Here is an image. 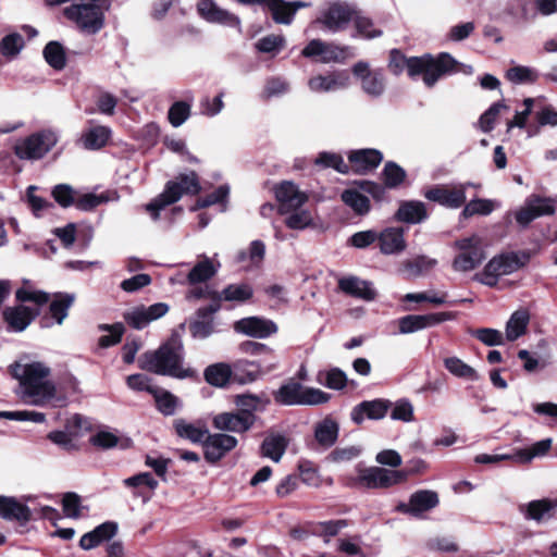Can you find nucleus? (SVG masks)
I'll return each instance as SVG.
<instances>
[{
  "label": "nucleus",
  "instance_id": "nucleus-1",
  "mask_svg": "<svg viewBox=\"0 0 557 557\" xmlns=\"http://www.w3.org/2000/svg\"><path fill=\"white\" fill-rule=\"evenodd\" d=\"M10 372L20 383L17 395L24 404L42 407L57 397L55 385L48 380L50 369L42 362H15Z\"/></svg>",
  "mask_w": 557,
  "mask_h": 557
},
{
  "label": "nucleus",
  "instance_id": "nucleus-2",
  "mask_svg": "<svg viewBox=\"0 0 557 557\" xmlns=\"http://www.w3.org/2000/svg\"><path fill=\"white\" fill-rule=\"evenodd\" d=\"M184 346L178 336H172L166 343L154 351L145 352L140 359V368L156 374L168 375L175 379H187L195 375V371L183 366Z\"/></svg>",
  "mask_w": 557,
  "mask_h": 557
},
{
  "label": "nucleus",
  "instance_id": "nucleus-3",
  "mask_svg": "<svg viewBox=\"0 0 557 557\" xmlns=\"http://www.w3.org/2000/svg\"><path fill=\"white\" fill-rule=\"evenodd\" d=\"M200 189L201 186L198 175L194 171L180 174L175 180L169 181L165 184L164 190L146 205V210L151 214L153 220H158L162 209L177 202L184 195L198 194Z\"/></svg>",
  "mask_w": 557,
  "mask_h": 557
},
{
  "label": "nucleus",
  "instance_id": "nucleus-4",
  "mask_svg": "<svg viewBox=\"0 0 557 557\" xmlns=\"http://www.w3.org/2000/svg\"><path fill=\"white\" fill-rule=\"evenodd\" d=\"M107 0H82L64 10V15L86 34L98 33L104 24Z\"/></svg>",
  "mask_w": 557,
  "mask_h": 557
},
{
  "label": "nucleus",
  "instance_id": "nucleus-5",
  "mask_svg": "<svg viewBox=\"0 0 557 557\" xmlns=\"http://www.w3.org/2000/svg\"><path fill=\"white\" fill-rule=\"evenodd\" d=\"M276 404L283 406H315L330 399V395L314 387H306L295 380H288L273 393Z\"/></svg>",
  "mask_w": 557,
  "mask_h": 557
},
{
  "label": "nucleus",
  "instance_id": "nucleus-6",
  "mask_svg": "<svg viewBox=\"0 0 557 557\" xmlns=\"http://www.w3.org/2000/svg\"><path fill=\"white\" fill-rule=\"evenodd\" d=\"M58 139L55 132L42 129L16 140L13 150L21 160H39L57 145Z\"/></svg>",
  "mask_w": 557,
  "mask_h": 557
},
{
  "label": "nucleus",
  "instance_id": "nucleus-7",
  "mask_svg": "<svg viewBox=\"0 0 557 557\" xmlns=\"http://www.w3.org/2000/svg\"><path fill=\"white\" fill-rule=\"evenodd\" d=\"M355 9V5L345 1L329 2L320 10L314 23L332 34L344 32L354 18Z\"/></svg>",
  "mask_w": 557,
  "mask_h": 557
},
{
  "label": "nucleus",
  "instance_id": "nucleus-8",
  "mask_svg": "<svg viewBox=\"0 0 557 557\" xmlns=\"http://www.w3.org/2000/svg\"><path fill=\"white\" fill-rule=\"evenodd\" d=\"M454 246L458 253L453 261V269L457 272H470L486 258L482 240L476 235L460 238L455 242Z\"/></svg>",
  "mask_w": 557,
  "mask_h": 557
},
{
  "label": "nucleus",
  "instance_id": "nucleus-9",
  "mask_svg": "<svg viewBox=\"0 0 557 557\" xmlns=\"http://www.w3.org/2000/svg\"><path fill=\"white\" fill-rule=\"evenodd\" d=\"M475 186L473 183H459L454 185H437L424 193V197L445 208L458 209L465 205L468 187Z\"/></svg>",
  "mask_w": 557,
  "mask_h": 557
},
{
  "label": "nucleus",
  "instance_id": "nucleus-10",
  "mask_svg": "<svg viewBox=\"0 0 557 557\" xmlns=\"http://www.w3.org/2000/svg\"><path fill=\"white\" fill-rule=\"evenodd\" d=\"M524 264L517 253H504L492 258L484 268L482 283L495 286L497 278L519 270Z\"/></svg>",
  "mask_w": 557,
  "mask_h": 557
},
{
  "label": "nucleus",
  "instance_id": "nucleus-11",
  "mask_svg": "<svg viewBox=\"0 0 557 557\" xmlns=\"http://www.w3.org/2000/svg\"><path fill=\"white\" fill-rule=\"evenodd\" d=\"M278 363L280 360L275 351L271 347L267 346V350H263L259 356L256 357L255 360H236L235 368L237 370L252 368V370L248 372L246 381H257L263 375H267L272 371L276 370Z\"/></svg>",
  "mask_w": 557,
  "mask_h": 557
},
{
  "label": "nucleus",
  "instance_id": "nucleus-12",
  "mask_svg": "<svg viewBox=\"0 0 557 557\" xmlns=\"http://www.w3.org/2000/svg\"><path fill=\"white\" fill-rule=\"evenodd\" d=\"M405 480V472L380 467L364 469L358 478L359 483L368 488H385L401 483Z\"/></svg>",
  "mask_w": 557,
  "mask_h": 557
},
{
  "label": "nucleus",
  "instance_id": "nucleus-13",
  "mask_svg": "<svg viewBox=\"0 0 557 557\" xmlns=\"http://www.w3.org/2000/svg\"><path fill=\"white\" fill-rule=\"evenodd\" d=\"M274 193L281 214H287L292 212V210L302 208L309 199L308 194L300 190L298 186L290 181H284L277 184L274 188Z\"/></svg>",
  "mask_w": 557,
  "mask_h": 557
},
{
  "label": "nucleus",
  "instance_id": "nucleus-14",
  "mask_svg": "<svg viewBox=\"0 0 557 557\" xmlns=\"http://www.w3.org/2000/svg\"><path fill=\"white\" fill-rule=\"evenodd\" d=\"M555 211L554 199L532 195L527 199L524 207L516 213V221L521 226H527L536 218L552 215Z\"/></svg>",
  "mask_w": 557,
  "mask_h": 557
},
{
  "label": "nucleus",
  "instance_id": "nucleus-15",
  "mask_svg": "<svg viewBox=\"0 0 557 557\" xmlns=\"http://www.w3.org/2000/svg\"><path fill=\"white\" fill-rule=\"evenodd\" d=\"M256 416L247 411L221 412L213 417L214 429L222 432L245 433L255 424Z\"/></svg>",
  "mask_w": 557,
  "mask_h": 557
},
{
  "label": "nucleus",
  "instance_id": "nucleus-16",
  "mask_svg": "<svg viewBox=\"0 0 557 557\" xmlns=\"http://www.w3.org/2000/svg\"><path fill=\"white\" fill-rule=\"evenodd\" d=\"M169 312V305L165 302H156L151 306H137L124 313L126 323L136 329L141 330L150 322L164 317Z\"/></svg>",
  "mask_w": 557,
  "mask_h": 557
},
{
  "label": "nucleus",
  "instance_id": "nucleus-17",
  "mask_svg": "<svg viewBox=\"0 0 557 557\" xmlns=\"http://www.w3.org/2000/svg\"><path fill=\"white\" fill-rule=\"evenodd\" d=\"M238 440L226 433H214L203 442V456L209 463H216L236 448Z\"/></svg>",
  "mask_w": 557,
  "mask_h": 557
},
{
  "label": "nucleus",
  "instance_id": "nucleus-18",
  "mask_svg": "<svg viewBox=\"0 0 557 557\" xmlns=\"http://www.w3.org/2000/svg\"><path fill=\"white\" fill-rule=\"evenodd\" d=\"M352 73L361 81L362 90L371 97H380L385 90V76L382 70H370L368 62L359 61L352 66Z\"/></svg>",
  "mask_w": 557,
  "mask_h": 557
},
{
  "label": "nucleus",
  "instance_id": "nucleus-19",
  "mask_svg": "<svg viewBox=\"0 0 557 557\" xmlns=\"http://www.w3.org/2000/svg\"><path fill=\"white\" fill-rule=\"evenodd\" d=\"M458 64V61L447 52L436 57L430 54L423 83L428 87H433L442 76L457 72Z\"/></svg>",
  "mask_w": 557,
  "mask_h": 557
},
{
  "label": "nucleus",
  "instance_id": "nucleus-20",
  "mask_svg": "<svg viewBox=\"0 0 557 557\" xmlns=\"http://www.w3.org/2000/svg\"><path fill=\"white\" fill-rule=\"evenodd\" d=\"M234 331L255 338H267L277 332V326L272 320L261 317L243 318L234 323Z\"/></svg>",
  "mask_w": 557,
  "mask_h": 557
},
{
  "label": "nucleus",
  "instance_id": "nucleus-21",
  "mask_svg": "<svg viewBox=\"0 0 557 557\" xmlns=\"http://www.w3.org/2000/svg\"><path fill=\"white\" fill-rule=\"evenodd\" d=\"M453 318L454 314L451 312H437L422 315H406L399 320V332L401 334L413 333L430 326H434L442 322L451 320Z\"/></svg>",
  "mask_w": 557,
  "mask_h": 557
},
{
  "label": "nucleus",
  "instance_id": "nucleus-22",
  "mask_svg": "<svg viewBox=\"0 0 557 557\" xmlns=\"http://www.w3.org/2000/svg\"><path fill=\"white\" fill-rule=\"evenodd\" d=\"M392 403L387 399L364 400L351 410L350 417L356 424H361L364 419L380 420L383 419Z\"/></svg>",
  "mask_w": 557,
  "mask_h": 557
},
{
  "label": "nucleus",
  "instance_id": "nucleus-23",
  "mask_svg": "<svg viewBox=\"0 0 557 557\" xmlns=\"http://www.w3.org/2000/svg\"><path fill=\"white\" fill-rule=\"evenodd\" d=\"M199 14L210 23H219L231 27H239V18L220 8L213 0H200L197 4Z\"/></svg>",
  "mask_w": 557,
  "mask_h": 557
},
{
  "label": "nucleus",
  "instance_id": "nucleus-24",
  "mask_svg": "<svg viewBox=\"0 0 557 557\" xmlns=\"http://www.w3.org/2000/svg\"><path fill=\"white\" fill-rule=\"evenodd\" d=\"M350 78L347 72H334L329 75H317L308 81V86L313 92H329L347 88Z\"/></svg>",
  "mask_w": 557,
  "mask_h": 557
},
{
  "label": "nucleus",
  "instance_id": "nucleus-25",
  "mask_svg": "<svg viewBox=\"0 0 557 557\" xmlns=\"http://www.w3.org/2000/svg\"><path fill=\"white\" fill-rule=\"evenodd\" d=\"M119 525L114 521H106L92 531L85 533L79 540V546L85 550H90L103 542L110 541L117 533Z\"/></svg>",
  "mask_w": 557,
  "mask_h": 557
},
{
  "label": "nucleus",
  "instance_id": "nucleus-26",
  "mask_svg": "<svg viewBox=\"0 0 557 557\" xmlns=\"http://www.w3.org/2000/svg\"><path fill=\"white\" fill-rule=\"evenodd\" d=\"M348 160L356 173L366 174L379 166L383 154L376 149H361L350 152Z\"/></svg>",
  "mask_w": 557,
  "mask_h": 557
},
{
  "label": "nucleus",
  "instance_id": "nucleus-27",
  "mask_svg": "<svg viewBox=\"0 0 557 557\" xmlns=\"http://www.w3.org/2000/svg\"><path fill=\"white\" fill-rule=\"evenodd\" d=\"M377 242L380 250L384 255H398L407 247L401 227H386L379 233Z\"/></svg>",
  "mask_w": 557,
  "mask_h": 557
},
{
  "label": "nucleus",
  "instance_id": "nucleus-28",
  "mask_svg": "<svg viewBox=\"0 0 557 557\" xmlns=\"http://www.w3.org/2000/svg\"><path fill=\"white\" fill-rule=\"evenodd\" d=\"M37 309L20 305L7 308L3 317L9 327L15 332L24 331L38 314Z\"/></svg>",
  "mask_w": 557,
  "mask_h": 557
},
{
  "label": "nucleus",
  "instance_id": "nucleus-29",
  "mask_svg": "<svg viewBox=\"0 0 557 557\" xmlns=\"http://www.w3.org/2000/svg\"><path fill=\"white\" fill-rule=\"evenodd\" d=\"M219 310V306H208L197 310L198 320L190 323L191 335L196 338L205 339L214 332V324L211 314Z\"/></svg>",
  "mask_w": 557,
  "mask_h": 557
},
{
  "label": "nucleus",
  "instance_id": "nucleus-30",
  "mask_svg": "<svg viewBox=\"0 0 557 557\" xmlns=\"http://www.w3.org/2000/svg\"><path fill=\"white\" fill-rule=\"evenodd\" d=\"M338 286L344 293L368 301L373 300L376 296L372 283L355 276L339 280Z\"/></svg>",
  "mask_w": 557,
  "mask_h": 557
},
{
  "label": "nucleus",
  "instance_id": "nucleus-31",
  "mask_svg": "<svg viewBox=\"0 0 557 557\" xmlns=\"http://www.w3.org/2000/svg\"><path fill=\"white\" fill-rule=\"evenodd\" d=\"M240 3L252 4L258 3L269 8L272 13V18L278 24H290L295 10H290L288 2L284 0H237Z\"/></svg>",
  "mask_w": 557,
  "mask_h": 557
},
{
  "label": "nucleus",
  "instance_id": "nucleus-32",
  "mask_svg": "<svg viewBox=\"0 0 557 557\" xmlns=\"http://www.w3.org/2000/svg\"><path fill=\"white\" fill-rule=\"evenodd\" d=\"M234 368L226 362H216L208 366L203 371L206 382L214 387L224 388L230 383Z\"/></svg>",
  "mask_w": 557,
  "mask_h": 557
},
{
  "label": "nucleus",
  "instance_id": "nucleus-33",
  "mask_svg": "<svg viewBox=\"0 0 557 557\" xmlns=\"http://www.w3.org/2000/svg\"><path fill=\"white\" fill-rule=\"evenodd\" d=\"M339 425L331 418L319 421L314 426V438L322 448L332 447L338 437Z\"/></svg>",
  "mask_w": 557,
  "mask_h": 557
},
{
  "label": "nucleus",
  "instance_id": "nucleus-34",
  "mask_svg": "<svg viewBox=\"0 0 557 557\" xmlns=\"http://www.w3.org/2000/svg\"><path fill=\"white\" fill-rule=\"evenodd\" d=\"M351 22L355 28V33L352 34L354 38L374 39L381 37L383 34L382 29L375 25L373 20L357 8L355 9V15Z\"/></svg>",
  "mask_w": 557,
  "mask_h": 557
},
{
  "label": "nucleus",
  "instance_id": "nucleus-35",
  "mask_svg": "<svg viewBox=\"0 0 557 557\" xmlns=\"http://www.w3.org/2000/svg\"><path fill=\"white\" fill-rule=\"evenodd\" d=\"M557 507V502L549 499L532 500L520 507L525 519L541 522L552 517V511Z\"/></svg>",
  "mask_w": 557,
  "mask_h": 557
},
{
  "label": "nucleus",
  "instance_id": "nucleus-36",
  "mask_svg": "<svg viewBox=\"0 0 557 557\" xmlns=\"http://www.w3.org/2000/svg\"><path fill=\"white\" fill-rule=\"evenodd\" d=\"M112 131L108 126L96 125L86 129L81 137V141L87 150H98L107 145Z\"/></svg>",
  "mask_w": 557,
  "mask_h": 557
},
{
  "label": "nucleus",
  "instance_id": "nucleus-37",
  "mask_svg": "<svg viewBox=\"0 0 557 557\" xmlns=\"http://www.w3.org/2000/svg\"><path fill=\"white\" fill-rule=\"evenodd\" d=\"M219 268L220 262H214L212 259L203 256L202 259L189 271L187 282L190 285L205 283L216 274Z\"/></svg>",
  "mask_w": 557,
  "mask_h": 557
},
{
  "label": "nucleus",
  "instance_id": "nucleus-38",
  "mask_svg": "<svg viewBox=\"0 0 557 557\" xmlns=\"http://www.w3.org/2000/svg\"><path fill=\"white\" fill-rule=\"evenodd\" d=\"M0 517L7 520L28 521L29 508L13 497L0 496Z\"/></svg>",
  "mask_w": 557,
  "mask_h": 557
},
{
  "label": "nucleus",
  "instance_id": "nucleus-39",
  "mask_svg": "<svg viewBox=\"0 0 557 557\" xmlns=\"http://www.w3.org/2000/svg\"><path fill=\"white\" fill-rule=\"evenodd\" d=\"M395 218L410 224L420 223L428 218L425 205L421 201H407L400 205Z\"/></svg>",
  "mask_w": 557,
  "mask_h": 557
},
{
  "label": "nucleus",
  "instance_id": "nucleus-40",
  "mask_svg": "<svg viewBox=\"0 0 557 557\" xmlns=\"http://www.w3.org/2000/svg\"><path fill=\"white\" fill-rule=\"evenodd\" d=\"M287 444L284 435L269 434L261 445V454L274 462H278L287 448Z\"/></svg>",
  "mask_w": 557,
  "mask_h": 557
},
{
  "label": "nucleus",
  "instance_id": "nucleus-41",
  "mask_svg": "<svg viewBox=\"0 0 557 557\" xmlns=\"http://www.w3.org/2000/svg\"><path fill=\"white\" fill-rule=\"evenodd\" d=\"M530 314L528 310L520 309L515 311L506 323V338L510 342L522 336L528 327Z\"/></svg>",
  "mask_w": 557,
  "mask_h": 557
},
{
  "label": "nucleus",
  "instance_id": "nucleus-42",
  "mask_svg": "<svg viewBox=\"0 0 557 557\" xmlns=\"http://www.w3.org/2000/svg\"><path fill=\"white\" fill-rule=\"evenodd\" d=\"M410 499L414 517L435 508L440 502L437 493L430 490L418 491L410 496Z\"/></svg>",
  "mask_w": 557,
  "mask_h": 557
},
{
  "label": "nucleus",
  "instance_id": "nucleus-43",
  "mask_svg": "<svg viewBox=\"0 0 557 557\" xmlns=\"http://www.w3.org/2000/svg\"><path fill=\"white\" fill-rule=\"evenodd\" d=\"M444 367L456 377L479 381L480 375L474 368L463 362L458 357H447L444 359Z\"/></svg>",
  "mask_w": 557,
  "mask_h": 557
},
{
  "label": "nucleus",
  "instance_id": "nucleus-44",
  "mask_svg": "<svg viewBox=\"0 0 557 557\" xmlns=\"http://www.w3.org/2000/svg\"><path fill=\"white\" fill-rule=\"evenodd\" d=\"M119 199V195L116 191H106L102 194H85L76 197L75 206L77 209L83 211H89L95 209L101 203L108 201H114Z\"/></svg>",
  "mask_w": 557,
  "mask_h": 557
},
{
  "label": "nucleus",
  "instance_id": "nucleus-45",
  "mask_svg": "<svg viewBox=\"0 0 557 557\" xmlns=\"http://www.w3.org/2000/svg\"><path fill=\"white\" fill-rule=\"evenodd\" d=\"M75 300V296L73 294H55L49 310L51 317L55 320L58 324H62L64 319L67 317V311L70 307L73 305Z\"/></svg>",
  "mask_w": 557,
  "mask_h": 557
},
{
  "label": "nucleus",
  "instance_id": "nucleus-46",
  "mask_svg": "<svg viewBox=\"0 0 557 557\" xmlns=\"http://www.w3.org/2000/svg\"><path fill=\"white\" fill-rule=\"evenodd\" d=\"M253 290L249 284H231L218 295L219 300L244 302L252 297Z\"/></svg>",
  "mask_w": 557,
  "mask_h": 557
},
{
  "label": "nucleus",
  "instance_id": "nucleus-47",
  "mask_svg": "<svg viewBox=\"0 0 557 557\" xmlns=\"http://www.w3.org/2000/svg\"><path fill=\"white\" fill-rule=\"evenodd\" d=\"M343 202L357 214L363 215L370 210V200L367 196L355 189H346L341 196Z\"/></svg>",
  "mask_w": 557,
  "mask_h": 557
},
{
  "label": "nucleus",
  "instance_id": "nucleus-48",
  "mask_svg": "<svg viewBox=\"0 0 557 557\" xmlns=\"http://www.w3.org/2000/svg\"><path fill=\"white\" fill-rule=\"evenodd\" d=\"M176 433L183 437L187 438L193 443H201L203 445L205 440L209 435V432L206 428L187 423L183 420H180L175 423Z\"/></svg>",
  "mask_w": 557,
  "mask_h": 557
},
{
  "label": "nucleus",
  "instance_id": "nucleus-49",
  "mask_svg": "<svg viewBox=\"0 0 557 557\" xmlns=\"http://www.w3.org/2000/svg\"><path fill=\"white\" fill-rule=\"evenodd\" d=\"M285 225L295 231H301L313 225L312 212L307 209H296L287 213Z\"/></svg>",
  "mask_w": 557,
  "mask_h": 557
},
{
  "label": "nucleus",
  "instance_id": "nucleus-50",
  "mask_svg": "<svg viewBox=\"0 0 557 557\" xmlns=\"http://www.w3.org/2000/svg\"><path fill=\"white\" fill-rule=\"evenodd\" d=\"M151 395H153L157 407L160 412L165 416L174 414L178 399L168 391L156 387V389H151Z\"/></svg>",
  "mask_w": 557,
  "mask_h": 557
},
{
  "label": "nucleus",
  "instance_id": "nucleus-51",
  "mask_svg": "<svg viewBox=\"0 0 557 557\" xmlns=\"http://www.w3.org/2000/svg\"><path fill=\"white\" fill-rule=\"evenodd\" d=\"M44 57L47 63L55 70H62L65 66V53L61 44L50 41L44 49Z\"/></svg>",
  "mask_w": 557,
  "mask_h": 557
},
{
  "label": "nucleus",
  "instance_id": "nucleus-52",
  "mask_svg": "<svg viewBox=\"0 0 557 557\" xmlns=\"http://www.w3.org/2000/svg\"><path fill=\"white\" fill-rule=\"evenodd\" d=\"M494 210L493 201L488 199H472L466 203L461 216L469 219L475 214L488 215Z\"/></svg>",
  "mask_w": 557,
  "mask_h": 557
},
{
  "label": "nucleus",
  "instance_id": "nucleus-53",
  "mask_svg": "<svg viewBox=\"0 0 557 557\" xmlns=\"http://www.w3.org/2000/svg\"><path fill=\"white\" fill-rule=\"evenodd\" d=\"M350 53V48L336 46L324 41V48L320 61L323 63L343 62Z\"/></svg>",
  "mask_w": 557,
  "mask_h": 557
},
{
  "label": "nucleus",
  "instance_id": "nucleus-54",
  "mask_svg": "<svg viewBox=\"0 0 557 557\" xmlns=\"http://www.w3.org/2000/svg\"><path fill=\"white\" fill-rule=\"evenodd\" d=\"M228 194H230L228 185H221L210 195L198 199L196 205L191 208V210H198V209L207 208V207H210V206H213L216 203H223L226 201Z\"/></svg>",
  "mask_w": 557,
  "mask_h": 557
},
{
  "label": "nucleus",
  "instance_id": "nucleus-55",
  "mask_svg": "<svg viewBox=\"0 0 557 557\" xmlns=\"http://www.w3.org/2000/svg\"><path fill=\"white\" fill-rule=\"evenodd\" d=\"M23 46L24 39L20 34H9L1 40L0 52L4 57L12 58L20 53Z\"/></svg>",
  "mask_w": 557,
  "mask_h": 557
},
{
  "label": "nucleus",
  "instance_id": "nucleus-56",
  "mask_svg": "<svg viewBox=\"0 0 557 557\" xmlns=\"http://www.w3.org/2000/svg\"><path fill=\"white\" fill-rule=\"evenodd\" d=\"M317 165H322L324 168H333L339 173H347L349 170V165L345 163L342 156L333 152H321L315 159Z\"/></svg>",
  "mask_w": 557,
  "mask_h": 557
},
{
  "label": "nucleus",
  "instance_id": "nucleus-57",
  "mask_svg": "<svg viewBox=\"0 0 557 557\" xmlns=\"http://www.w3.org/2000/svg\"><path fill=\"white\" fill-rule=\"evenodd\" d=\"M508 107L504 102L493 103L480 117V128L488 133L494 128L495 121L502 110H506Z\"/></svg>",
  "mask_w": 557,
  "mask_h": 557
},
{
  "label": "nucleus",
  "instance_id": "nucleus-58",
  "mask_svg": "<svg viewBox=\"0 0 557 557\" xmlns=\"http://www.w3.org/2000/svg\"><path fill=\"white\" fill-rule=\"evenodd\" d=\"M472 336L486 346H500L504 344L503 333L495 329H478L472 332Z\"/></svg>",
  "mask_w": 557,
  "mask_h": 557
},
{
  "label": "nucleus",
  "instance_id": "nucleus-59",
  "mask_svg": "<svg viewBox=\"0 0 557 557\" xmlns=\"http://www.w3.org/2000/svg\"><path fill=\"white\" fill-rule=\"evenodd\" d=\"M190 115V106L185 101L173 103L169 110V121L174 127L181 126Z\"/></svg>",
  "mask_w": 557,
  "mask_h": 557
},
{
  "label": "nucleus",
  "instance_id": "nucleus-60",
  "mask_svg": "<svg viewBox=\"0 0 557 557\" xmlns=\"http://www.w3.org/2000/svg\"><path fill=\"white\" fill-rule=\"evenodd\" d=\"M101 330L109 331L110 334L102 335L99 338V346L102 348H108L110 346L116 345L121 342L123 333H124V326L121 323H116L114 325H101Z\"/></svg>",
  "mask_w": 557,
  "mask_h": 557
},
{
  "label": "nucleus",
  "instance_id": "nucleus-61",
  "mask_svg": "<svg viewBox=\"0 0 557 557\" xmlns=\"http://www.w3.org/2000/svg\"><path fill=\"white\" fill-rule=\"evenodd\" d=\"M54 200L64 208L75 205L76 195L74 189L66 184L57 185L52 190Z\"/></svg>",
  "mask_w": 557,
  "mask_h": 557
},
{
  "label": "nucleus",
  "instance_id": "nucleus-62",
  "mask_svg": "<svg viewBox=\"0 0 557 557\" xmlns=\"http://www.w3.org/2000/svg\"><path fill=\"white\" fill-rule=\"evenodd\" d=\"M393 420L411 422L413 420V406L408 399H399L394 404L391 412Z\"/></svg>",
  "mask_w": 557,
  "mask_h": 557
},
{
  "label": "nucleus",
  "instance_id": "nucleus-63",
  "mask_svg": "<svg viewBox=\"0 0 557 557\" xmlns=\"http://www.w3.org/2000/svg\"><path fill=\"white\" fill-rule=\"evenodd\" d=\"M475 29V24L473 22H466L461 24L454 25L449 28L446 34V39L454 42L462 41L471 36V34Z\"/></svg>",
  "mask_w": 557,
  "mask_h": 557
},
{
  "label": "nucleus",
  "instance_id": "nucleus-64",
  "mask_svg": "<svg viewBox=\"0 0 557 557\" xmlns=\"http://www.w3.org/2000/svg\"><path fill=\"white\" fill-rule=\"evenodd\" d=\"M405 171L394 162H387L384 166V183L388 187L398 186L405 178Z\"/></svg>",
  "mask_w": 557,
  "mask_h": 557
}]
</instances>
